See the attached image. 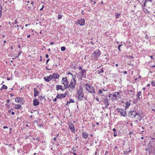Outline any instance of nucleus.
Segmentation results:
<instances>
[{"label": "nucleus", "instance_id": "1", "mask_svg": "<svg viewBox=\"0 0 155 155\" xmlns=\"http://www.w3.org/2000/svg\"><path fill=\"white\" fill-rule=\"evenodd\" d=\"M75 76L73 77V80L71 81L70 84L69 86V89L70 91H72L75 87V86L76 84L75 80Z\"/></svg>", "mask_w": 155, "mask_h": 155}, {"label": "nucleus", "instance_id": "2", "mask_svg": "<svg viewBox=\"0 0 155 155\" xmlns=\"http://www.w3.org/2000/svg\"><path fill=\"white\" fill-rule=\"evenodd\" d=\"M85 86L86 90L88 91L91 93H95L94 88L91 85L87 84Z\"/></svg>", "mask_w": 155, "mask_h": 155}, {"label": "nucleus", "instance_id": "3", "mask_svg": "<svg viewBox=\"0 0 155 155\" xmlns=\"http://www.w3.org/2000/svg\"><path fill=\"white\" fill-rule=\"evenodd\" d=\"M86 70L85 69H83L81 72L79 73V74L81 75H80L81 77L80 78V79L81 80L82 79V77H83L84 78H86Z\"/></svg>", "mask_w": 155, "mask_h": 155}, {"label": "nucleus", "instance_id": "4", "mask_svg": "<svg viewBox=\"0 0 155 155\" xmlns=\"http://www.w3.org/2000/svg\"><path fill=\"white\" fill-rule=\"evenodd\" d=\"M117 110L120 113V114L123 116L125 117H126L127 116L126 111L124 109L117 108Z\"/></svg>", "mask_w": 155, "mask_h": 155}, {"label": "nucleus", "instance_id": "5", "mask_svg": "<svg viewBox=\"0 0 155 155\" xmlns=\"http://www.w3.org/2000/svg\"><path fill=\"white\" fill-rule=\"evenodd\" d=\"M137 114V112L135 110L130 111L129 113V116L131 118L135 117Z\"/></svg>", "mask_w": 155, "mask_h": 155}, {"label": "nucleus", "instance_id": "6", "mask_svg": "<svg viewBox=\"0 0 155 155\" xmlns=\"http://www.w3.org/2000/svg\"><path fill=\"white\" fill-rule=\"evenodd\" d=\"M78 98L79 100H81L83 97V93L82 90L80 89L78 91Z\"/></svg>", "mask_w": 155, "mask_h": 155}, {"label": "nucleus", "instance_id": "7", "mask_svg": "<svg viewBox=\"0 0 155 155\" xmlns=\"http://www.w3.org/2000/svg\"><path fill=\"white\" fill-rule=\"evenodd\" d=\"M107 97L104 98V99L102 101V102L103 103V104L105 105V107H108V105H109V104L108 103V100L107 98Z\"/></svg>", "mask_w": 155, "mask_h": 155}, {"label": "nucleus", "instance_id": "8", "mask_svg": "<svg viewBox=\"0 0 155 155\" xmlns=\"http://www.w3.org/2000/svg\"><path fill=\"white\" fill-rule=\"evenodd\" d=\"M101 54V53L99 50H97L94 51L93 56L95 58H98Z\"/></svg>", "mask_w": 155, "mask_h": 155}, {"label": "nucleus", "instance_id": "9", "mask_svg": "<svg viewBox=\"0 0 155 155\" xmlns=\"http://www.w3.org/2000/svg\"><path fill=\"white\" fill-rule=\"evenodd\" d=\"M67 95L66 92L64 94H58L57 95V98L58 99H60L65 97Z\"/></svg>", "mask_w": 155, "mask_h": 155}, {"label": "nucleus", "instance_id": "10", "mask_svg": "<svg viewBox=\"0 0 155 155\" xmlns=\"http://www.w3.org/2000/svg\"><path fill=\"white\" fill-rule=\"evenodd\" d=\"M62 84L64 85V87H66L68 86V81L67 77L63 78L62 79Z\"/></svg>", "mask_w": 155, "mask_h": 155}, {"label": "nucleus", "instance_id": "11", "mask_svg": "<svg viewBox=\"0 0 155 155\" xmlns=\"http://www.w3.org/2000/svg\"><path fill=\"white\" fill-rule=\"evenodd\" d=\"M65 87H63L61 85H57L56 86V89L58 91L59 89H61L62 91H64L65 89Z\"/></svg>", "mask_w": 155, "mask_h": 155}, {"label": "nucleus", "instance_id": "12", "mask_svg": "<svg viewBox=\"0 0 155 155\" xmlns=\"http://www.w3.org/2000/svg\"><path fill=\"white\" fill-rule=\"evenodd\" d=\"M69 127L73 133H75V131L74 130L75 129L74 125L72 123H70L69 124Z\"/></svg>", "mask_w": 155, "mask_h": 155}, {"label": "nucleus", "instance_id": "13", "mask_svg": "<svg viewBox=\"0 0 155 155\" xmlns=\"http://www.w3.org/2000/svg\"><path fill=\"white\" fill-rule=\"evenodd\" d=\"M44 78L45 81L49 82L53 78V77L51 76V75L49 76L45 77Z\"/></svg>", "mask_w": 155, "mask_h": 155}, {"label": "nucleus", "instance_id": "14", "mask_svg": "<svg viewBox=\"0 0 155 155\" xmlns=\"http://www.w3.org/2000/svg\"><path fill=\"white\" fill-rule=\"evenodd\" d=\"M152 147V145L150 143V142L148 144L147 148L146 149V150L150 152L151 150Z\"/></svg>", "mask_w": 155, "mask_h": 155}, {"label": "nucleus", "instance_id": "15", "mask_svg": "<svg viewBox=\"0 0 155 155\" xmlns=\"http://www.w3.org/2000/svg\"><path fill=\"white\" fill-rule=\"evenodd\" d=\"M84 23L85 21L84 19L79 20L78 21V23L81 25H83L84 24Z\"/></svg>", "mask_w": 155, "mask_h": 155}, {"label": "nucleus", "instance_id": "16", "mask_svg": "<svg viewBox=\"0 0 155 155\" xmlns=\"http://www.w3.org/2000/svg\"><path fill=\"white\" fill-rule=\"evenodd\" d=\"M51 76L53 77V78H59V75L57 73H54L52 75H51Z\"/></svg>", "mask_w": 155, "mask_h": 155}, {"label": "nucleus", "instance_id": "17", "mask_svg": "<svg viewBox=\"0 0 155 155\" xmlns=\"http://www.w3.org/2000/svg\"><path fill=\"white\" fill-rule=\"evenodd\" d=\"M23 98H22L20 97H16L15 99V101L18 103H19L20 102H21Z\"/></svg>", "mask_w": 155, "mask_h": 155}, {"label": "nucleus", "instance_id": "18", "mask_svg": "<svg viewBox=\"0 0 155 155\" xmlns=\"http://www.w3.org/2000/svg\"><path fill=\"white\" fill-rule=\"evenodd\" d=\"M39 102L36 99H35L33 101V104L34 106H37L39 104Z\"/></svg>", "mask_w": 155, "mask_h": 155}, {"label": "nucleus", "instance_id": "19", "mask_svg": "<svg viewBox=\"0 0 155 155\" xmlns=\"http://www.w3.org/2000/svg\"><path fill=\"white\" fill-rule=\"evenodd\" d=\"M83 137V138L86 139L87 138L88 136V134L85 132H84L82 134Z\"/></svg>", "mask_w": 155, "mask_h": 155}, {"label": "nucleus", "instance_id": "20", "mask_svg": "<svg viewBox=\"0 0 155 155\" xmlns=\"http://www.w3.org/2000/svg\"><path fill=\"white\" fill-rule=\"evenodd\" d=\"M136 116L138 120H140L142 119L143 117L140 115L137 114Z\"/></svg>", "mask_w": 155, "mask_h": 155}, {"label": "nucleus", "instance_id": "21", "mask_svg": "<svg viewBox=\"0 0 155 155\" xmlns=\"http://www.w3.org/2000/svg\"><path fill=\"white\" fill-rule=\"evenodd\" d=\"M21 107V105L20 104H17L15 105V108L16 109H19Z\"/></svg>", "mask_w": 155, "mask_h": 155}, {"label": "nucleus", "instance_id": "22", "mask_svg": "<svg viewBox=\"0 0 155 155\" xmlns=\"http://www.w3.org/2000/svg\"><path fill=\"white\" fill-rule=\"evenodd\" d=\"M141 94V93L140 91H139L138 93V94L137 95V97H138V99L139 100H140V95Z\"/></svg>", "mask_w": 155, "mask_h": 155}, {"label": "nucleus", "instance_id": "23", "mask_svg": "<svg viewBox=\"0 0 155 155\" xmlns=\"http://www.w3.org/2000/svg\"><path fill=\"white\" fill-rule=\"evenodd\" d=\"M130 105V103L129 102H127L126 103V108H128Z\"/></svg>", "mask_w": 155, "mask_h": 155}, {"label": "nucleus", "instance_id": "24", "mask_svg": "<svg viewBox=\"0 0 155 155\" xmlns=\"http://www.w3.org/2000/svg\"><path fill=\"white\" fill-rule=\"evenodd\" d=\"M98 72V74H100L101 73H103V72L104 71H103V68H102L101 70H99L98 71H97Z\"/></svg>", "mask_w": 155, "mask_h": 155}, {"label": "nucleus", "instance_id": "25", "mask_svg": "<svg viewBox=\"0 0 155 155\" xmlns=\"http://www.w3.org/2000/svg\"><path fill=\"white\" fill-rule=\"evenodd\" d=\"M34 93L36 94H38L39 93V91L36 88H35L34 89Z\"/></svg>", "mask_w": 155, "mask_h": 155}, {"label": "nucleus", "instance_id": "26", "mask_svg": "<svg viewBox=\"0 0 155 155\" xmlns=\"http://www.w3.org/2000/svg\"><path fill=\"white\" fill-rule=\"evenodd\" d=\"M2 89H7V87L5 85H3L2 87Z\"/></svg>", "mask_w": 155, "mask_h": 155}, {"label": "nucleus", "instance_id": "27", "mask_svg": "<svg viewBox=\"0 0 155 155\" xmlns=\"http://www.w3.org/2000/svg\"><path fill=\"white\" fill-rule=\"evenodd\" d=\"M65 47L64 46L61 47V50L62 51H64L65 50Z\"/></svg>", "mask_w": 155, "mask_h": 155}, {"label": "nucleus", "instance_id": "28", "mask_svg": "<svg viewBox=\"0 0 155 155\" xmlns=\"http://www.w3.org/2000/svg\"><path fill=\"white\" fill-rule=\"evenodd\" d=\"M151 84L153 86H155V82L153 81H151Z\"/></svg>", "mask_w": 155, "mask_h": 155}, {"label": "nucleus", "instance_id": "29", "mask_svg": "<svg viewBox=\"0 0 155 155\" xmlns=\"http://www.w3.org/2000/svg\"><path fill=\"white\" fill-rule=\"evenodd\" d=\"M120 14H117L115 15V17L116 18H118L119 16H120Z\"/></svg>", "mask_w": 155, "mask_h": 155}, {"label": "nucleus", "instance_id": "30", "mask_svg": "<svg viewBox=\"0 0 155 155\" xmlns=\"http://www.w3.org/2000/svg\"><path fill=\"white\" fill-rule=\"evenodd\" d=\"M103 93L102 90L101 89L100 90L98 91V94H102Z\"/></svg>", "mask_w": 155, "mask_h": 155}, {"label": "nucleus", "instance_id": "31", "mask_svg": "<svg viewBox=\"0 0 155 155\" xmlns=\"http://www.w3.org/2000/svg\"><path fill=\"white\" fill-rule=\"evenodd\" d=\"M58 18L59 19H60L61 18L62 15H61L59 14L58 15Z\"/></svg>", "mask_w": 155, "mask_h": 155}, {"label": "nucleus", "instance_id": "32", "mask_svg": "<svg viewBox=\"0 0 155 155\" xmlns=\"http://www.w3.org/2000/svg\"><path fill=\"white\" fill-rule=\"evenodd\" d=\"M152 0H145V3H147L148 1L151 2H152Z\"/></svg>", "mask_w": 155, "mask_h": 155}, {"label": "nucleus", "instance_id": "33", "mask_svg": "<svg viewBox=\"0 0 155 155\" xmlns=\"http://www.w3.org/2000/svg\"><path fill=\"white\" fill-rule=\"evenodd\" d=\"M74 102L73 101V100L71 99H70L69 101V103H73Z\"/></svg>", "mask_w": 155, "mask_h": 155}, {"label": "nucleus", "instance_id": "34", "mask_svg": "<svg viewBox=\"0 0 155 155\" xmlns=\"http://www.w3.org/2000/svg\"><path fill=\"white\" fill-rule=\"evenodd\" d=\"M122 45H119L118 46V50H119V51H120V47L122 46Z\"/></svg>", "mask_w": 155, "mask_h": 155}, {"label": "nucleus", "instance_id": "35", "mask_svg": "<svg viewBox=\"0 0 155 155\" xmlns=\"http://www.w3.org/2000/svg\"><path fill=\"white\" fill-rule=\"evenodd\" d=\"M114 137H116L117 135V134L116 132H114Z\"/></svg>", "mask_w": 155, "mask_h": 155}, {"label": "nucleus", "instance_id": "36", "mask_svg": "<svg viewBox=\"0 0 155 155\" xmlns=\"http://www.w3.org/2000/svg\"><path fill=\"white\" fill-rule=\"evenodd\" d=\"M21 52H20L19 53H18V56H17L15 58H18V56L20 55L21 54Z\"/></svg>", "mask_w": 155, "mask_h": 155}, {"label": "nucleus", "instance_id": "37", "mask_svg": "<svg viewBox=\"0 0 155 155\" xmlns=\"http://www.w3.org/2000/svg\"><path fill=\"white\" fill-rule=\"evenodd\" d=\"M79 69L80 70H82V68L81 66H80L79 68Z\"/></svg>", "mask_w": 155, "mask_h": 155}, {"label": "nucleus", "instance_id": "38", "mask_svg": "<svg viewBox=\"0 0 155 155\" xmlns=\"http://www.w3.org/2000/svg\"><path fill=\"white\" fill-rule=\"evenodd\" d=\"M38 95V94H36L35 93H34V96L35 97H36V96H37Z\"/></svg>", "mask_w": 155, "mask_h": 155}, {"label": "nucleus", "instance_id": "39", "mask_svg": "<svg viewBox=\"0 0 155 155\" xmlns=\"http://www.w3.org/2000/svg\"><path fill=\"white\" fill-rule=\"evenodd\" d=\"M113 97H115V98H116V94H113Z\"/></svg>", "mask_w": 155, "mask_h": 155}, {"label": "nucleus", "instance_id": "40", "mask_svg": "<svg viewBox=\"0 0 155 155\" xmlns=\"http://www.w3.org/2000/svg\"><path fill=\"white\" fill-rule=\"evenodd\" d=\"M152 141H155V137L154 138L152 137Z\"/></svg>", "mask_w": 155, "mask_h": 155}, {"label": "nucleus", "instance_id": "41", "mask_svg": "<svg viewBox=\"0 0 155 155\" xmlns=\"http://www.w3.org/2000/svg\"><path fill=\"white\" fill-rule=\"evenodd\" d=\"M58 99L57 98V96L54 99V100H53V101H55L57 100V99Z\"/></svg>", "mask_w": 155, "mask_h": 155}, {"label": "nucleus", "instance_id": "42", "mask_svg": "<svg viewBox=\"0 0 155 155\" xmlns=\"http://www.w3.org/2000/svg\"><path fill=\"white\" fill-rule=\"evenodd\" d=\"M17 22H17V21H16V20H15V22H14V23L15 24H17Z\"/></svg>", "mask_w": 155, "mask_h": 155}, {"label": "nucleus", "instance_id": "43", "mask_svg": "<svg viewBox=\"0 0 155 155\" xmlns=\"http://www.w3.org/2000/svg\"><path fill=\"white\" fill-rule=\"evenodd\" d=\"M3 129H5V128H8V127L6 126H4L3 127Z\"/></svg>", "mask_w": 155, "mask_h": 155}, {"label": "nucleus", "instance_id": "44", "mask_svg": "<svg viewBox=\"0 0 155 155\" xmlns=\"http://www.w3.org/2000/svg\"><path fill=\"white\" fill-rule=\"evenodd\" d=\"M112 130L113 131L115 132L116 131V129L115 128H113Z\"/></svg>", "mask_w": 155, "mask_h": 155}, {"label": "nucleus", "instance_id": "45", "mask_svg": "<svg viewBox=\"0 0 155 155\" xmlns=\"http://www.w3.org/2000/svg\"><path fill=\"white\" fill-rule=\"evenodd\" d=\"M11 114L12 115H14L15 114V113L14 112L12 111V112Z\"/></svg>", "mask_w": 155, "mask_h": 155}, {"label": "nucleus", "instance_id": "46", "mask_svg": "<svg viewBox=\"0 0 155 155\" xmlns=\"http://www.w3.org/2000/svg\"><path fill=\"white\" fill-rule=\"evenodd\" d=\"M133 58V57L132 56H131L129 58L130 59H132Z\"/></svg>", "mask_w": 155, "mask_h": 155}, {"label": "nucleus", "instance_id": "47", "mask_svg": "<svg viewBox=\"0 0 155 155\" xmlns=\"http://www.w3.org/2000/svg\"><path fill=\"white\" fill-rule=\"evenodd\" d=\"M124 74H126L127 73V72L126 71H124Z\"/></svg>", "mask_w": 155, "mask_h": 155}, {"label": "nucleus", "instance_id": "48", "mask_svg": "<svg viewBox=\"0 0 155 155\" xmlns=\"http://www.w3.org/2000/svg\"><path fill=\"white\" fill-rule=\"evenodd\" d=\"M45 57L46 58H48V54H46V55H45Z\"/></svg>", "mask_w": 155, "mask_h": 155}, {"label": "nucleus", "instance_id": "49", "mask_svg": "<svg viewBox=\"0 0 155 155\" xmlns=\"http://www.w3.org/2000/svg\"><path fill=\"white\" fill-rule=\"evenodd\" d=\"M56 139H57V138H56V137H54V141L56 140Z\"/></svg>", "mask_w": 155, "mask_h": 155}, {"label": "nucleus", "instance_id": "50", "mask_svg": "<svg viewBox=\"0 0 155 155\" xmlns=\"http://www.w3.org/2000/svg\"><path fill=\"white\" fill-rule=\"evenodd\" d=\"M43 7H44V5H43V6H42V8H41L40 9V11H41V10H42V9H43Z\"/></svg>", "mask_w": 155, "mask_h": 155}, {"label": "nucleus", "instance_id": "51", "mask_svg": "<svg viewBox=\"0 0 155 155\" xmlns=\"http://www.w3.org/2000/svg\"><path fill=\"white\" fill-rule=\"evenodd\" d=\"M31 4L32 5H33V4H34V2H31Z\"/></svg>", "mask_w": 155, "mask_h": 155}, {"label": "nucleus", "instance_id": "52", "mask_svg": "<svg viewBox=\"0 0 155 155\" xmlns=\"http://www.w3.org/2000/svg\"><path fill=\"white\" fill-rule=\"evenodd\" d=\"M146 3H145V2H144V3L143 4V6L144 7V6H145V5H146Z\"/></svg>", "mask_w": 155, "mask_h": 155}, {"label": "nucleus", "instance_id": "53", "mask_svg": "<svg viewBox=\"0 0 155 155\" xmlns=\"http://www.w3.org/2000/svg\"><path fill=\"white\" fill-rule=\"evenodd\" d=\"M150 57L151 59H153V56H150Z\"/></svg>", "mask_w": 155, "mask_h": 155}, {"label": "nucleus", "instance_id": "54", "mask_svg": "<svg viewBox=\"0 0 155 155\" xmlns=\"http://www.w3.org/2000/svg\"><path fill=\"white\" fill-rule=\"evenodd\" d=\"M50 60L49 59H48L47 61H46V64H47V63H48V61Z\"/></svg>", "mask_w": 155, "mask_h": 155}, {"label": "nucleus", "instance_id": "55", "mask_svg": "<svg viewBox=\"0 0 155 155\" xmlns=\"http://www.w3.org/2000/svg\"><path fill=\"white\" fill-rule=\"evenodd\" d=\"M30 35H28L27 36V37L28 38H29L30 37Z\"/></svg>", "mask_w": 155, "mask_h": 155}, {"label": "nucleus", "instance_id": "56", "mask_svg": "<svg viewBox=\"0 0 155 155\" xmlns=\"http://www.w3.org/2000/svg\"><path fill=\"white\" fill-rule=\"evenodd\" d=\"M54 44V42H51V43H50V44L51 45H52L53 44Z\"/></svg>", "mask_w": 155, "mask_h": 155}, {"label": "nucleus", "instance_id": "57", "mask_svg": "<svg viewBox=\"0 0 155 155\" xmlns=\"http://www.w3.org/2000/svg\"><path fill=\"white\" fill-rule=\"evenodd\" d=\"M10 101L9 100H8L7 101V103H9Z\"/></svg>", "mask_w": 155, "mask_h": 155}, {"label": "nucleus", "instance_id": "58", "mask_svg": "<svg viewBox=\"0 0 155 155\" xmlns=\"http://www.w3.org/2000/svg\"><path fill=\"white\" fill-rule=\"evenodd\" d=\"M96 100L98 102L99 101V99L98 98H96Z\"/></svg>", "mask_w": 155, "mask_h": 155}, {"label": "nucleus", "instance_id": "59", "mask_svg": "<svg viewBox=\"0 0 155 155\" xmlns=\"http://www.w3.org/2000/svg\"><path fill=\"white\" fill-rule=\"evenodd\" d=\"M102 108H103V109H105V108H107L108 107H105V106H104V107L103 106V107H102Z\"/></svg>", "mask_w": 155, "mask_h": 155}, {"label": "nucleus", "instance_id": "60", "mask_svg": "<svg viewBox=\"0 0 155 155\" xmlns=\"http://www.w3.org/2000/svg\"><path fill=\"white\" fill-rule=\"evenodd\" d=\"M119 92H117V93H116V94L117 95H119Z\"/></svg>", "mask_w": 155, "mask_h": 155}, {"label": "nucleus", "instance_id": "61", "mask_svg": "<svg viewBox=\"0 0 155 155\" xmlns=\"http://www.w3.org/2000/svg\"><path fill=\"white\" fill-rule=\"evenodd\" d=\"M68 74H70L71 75L73 76V77H74V76H73V75L70 72Z\"/></svg>", "mask_w": 155, "mask_h": 155}, {"label": "nucleus", "instance_id": "62", "mask_svg": "<svg viewBox=\"0 0 155 155\" xmlns=\"http://www.w3.org/2000/svg\"><path fill=\"white\" fill-rule=\"evenodd\" d=\"M73 154H74V155H77L76 153H74Z\"/></svg>", "mask_w": 155, "mask_h": 155}, {"label": "nucleus", "instance_id": "63", "mask_svg": "<svg viewBox=\"0 0 155 155\" xmlns=\"http://www.w3.org/2000/svg\"><path fill=\"white\" fill-rule=\"evenodd\" d=\"M90 136H91V137H92L93 136V135H92V134H91L90 135Z\"/></svg>", "mask_w": 155, "mask_h": 155}, {"label": "nucleus", "instance_id": "64", "mask_svg": "<svg viewBox=\"0 0 155 155\" xmlns=\"http://www.w3.org/2000/svg\"><path fill=\"white\" fill-rule=\"evenodd\" d=\"M150 84H148L147 85V87H149L150 86Z\"/></svg>", "mask_w": 155, "mask_h": 155}]
</instances>
